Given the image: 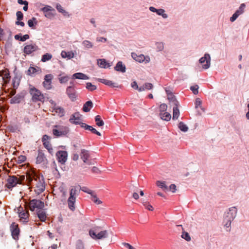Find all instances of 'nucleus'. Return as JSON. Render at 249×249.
<instances>
[{"label": "nucleus", "mask_w": 249, "mask_h": 249, "mask_svg": "<svg viewBox=\"0 0 249 249\" xmlns=\"http://www.w3.org/2000/svg\"><path fill=\"white\" fill-rule=\"evenodd\" d=\"M17 19L18 20H21L22 19L23 17V15L21 11H18L16 13Z\"/></svg>", "instance_id": "54"}, {"label": "nucleus", "mask_w": 249, "mask_h": 249, "mask_svg": "<svg viewBox=\"0 0 249 249\" xmlns=\"http://www.w3.org/2000/svg\"><path fill=\"white\" fill-rule=\"evenodd\" d=\"M167 109V106L165 104H162L160 106V113H163L166 111Z\"/></svg>", "instance_id": "51"}, {"label": "nucleus", "mask_w": 249, "mask_h": 249, "mask_svg": "<svg viewBox=\"0 0 249 249\" xmlns=\"http://www.w3.org/2000/svg\"><path fill=\"white\" fill-rule=\"evenodd\" d=\"M115 70L122 72H124L125 71V66L123 64L122 61H119L116 66L114 67Z\"/></svg>", "instance_id": "25"}, {"label": "nucleus", "mask_w": 249, "mask_h": 249, "mask_svg": "<svg viewBox=\"0 0 249 249\" xmlns=\"http://www.w3.org/2000/svg\"><path fill=\"white\" fill-rule=\"evenodd\" d=\"M52 112H54L60 117L64 116L65 113L64 109L57 106L52 109Z\"/></svg>", "instance_id": "21"}, {"label": "nucleus", "mask_w": 249, "mask_h": 249, "mask_svg": "<svg viewBox=\"0 0 249 249\" xmlns=\"http://www.w3.org/2000/svg\"><path fill=\"white\" fill-rule=\"evenodd\" d=\"M0 75L2 76V79L5 82H7L10 78L9 75V73L7 71H4L2 72L1 74H0Z\"/></svg>", "instance_id": "35"}, {"label": "nucleus", "mask_w": 249, "mask_h": 249, "mask_svg": "<svg viewBox=\"0 0 249 249\" xmlns=\"http://www.w3.org/2000/svg\"><path fill=\"white\" fill-rule=\"evenodd\" d=\"M50 137L47 135H44L42 138V142L43 143L44 142H49L48 140Z\"/></svg>", "instance_id": "60"}, {"label": "nucleus", "mask_w": 249, "mask_h": 249, "mask_svg": "<svg viewBox=\"0 0 249 249\" xmlns=\"http://www.w3.org/2000/svg\"><path fill=\"white\" fill-rule=\"evenodd\" d=\"M69 79V77L67 75H63V74H60L59 75L58 79L61 83H65L67 82Z\"/></svg>", "instance_id": "37"}, {"label": "nucleus", "mask_w": 249, "mask_h": 249, "mask_svg": "<svg viewBox=\"0 0 249 249\" xmlns=\"http://www.w3.org/2000/svg\"><path fill=\"white\" fill-rule=\"evenodd\" d=\"M199 87L198 85H196L193 86H191L190 87V89L193 91V93L195 95L197 94L198 93V89Z\"/></svg>", "instance_id": "50"}, {"label": "nucleus", "mask_w": 249, "mask_h": 249, "mask_svg": "<svg viewBox=\"0 0 249 249\" xmlns=\"http://www.w3.org/2000/svg\"><path fill=\"white\" fill-rule=\"evenodd\" d=\"M36 18H35V17H33V18H32V19L28 20V26L30 28L34 29V21H36L35 22V24H37V22H36Z\"/></svg>", "instance_id": "47"}, {"label": "nucleus", "mask_w": 249, "mask_h": 249, "mask_svg": "<svg viewBox=\"0 0 249 249\" xmlns=\"http://www.w3.org/2000/svg\"><path fill=\"white\" fill-rule=\"evenodd\" d=\"M160 118L163 120L166 121H168L170 120L171 118V114L167 112H164L163 113H160Z\"/></svg>", "instance_id": "32"}, {"label": "nucleus", "mask_w": 249, "mask_h": 249, "mask_svg": "<svg viewBox=\"0 0 249 249\" xmlns=\"http://www.w3.org/2000/svg\"><path fill=\"white\" fill-rule=\"evenodd\" d=\"M43 144L44 146L48 150L49 153H51L53 151V149L52 147L51 144L50 142H44L43 143Z\"/></svg>", "instance_id": "42"}, {"label": "nucleus", "mask_w": 249, "mask_h": 249, "mask_svg": "<svg viewBox=\"0 0 249 249\" xmlns=\"http://www.w3.org/2000/svg\"><path fill=\"white\" fill-rule=\"evenodd\" d=\"M168 99L170 102H172L174 106H178L179 103L176 100L175 96L172 93L168 96Z\"/></svg>", "instance_id": "36"}, {"label": "nucleus", "mask_w": 249, "mask_h": 249, "mask_svg": "<svg viewBox=\"0 0 249 249\" xmlns=\"http://www.w3.org/2000/svg\"><path fill=\"white\" fill-rule=\"evenodd\" d=\"M89 156V155L88 151L85 149L81 150L80 154V157L81 159L83 160V161L85 163H87L88 164H90L91 163L88 161Z\"/></svg>", "instance_id": "19"}, {"label": "nucleus", "mask_w": 249, "mask_h": 249, "mask_svg": "<svg viewBox=\"0 0 249 249\" xmlns=\"http://www.w3.org/2000/svg\"><path fill=\"white\" fill-rule=\"evenodd\" d=\"M106 85L110 86L111 87H119V86L117 85V84L115 83L112 82L111 81L108 80L107 82V83L106 84Z\"/></svg>", "instance_id": "52"}, {"label": "nucleus", "mask_w": 249, "mask_h": 249, "mask_svg": "<svg viewBox=\"0 0 249 249\" xmlns=\"http://www.w3.org/2000/svg\"><path fill=\"white\" fill-rule=\"evenodd\" d=\"M24 96L21 94H17L10 100L11 104H18L23 99Z\"/></svg>", "instance_id": "24"}, {"label": "nucleus", "mask_w": 249, "mask_h": 249, "mask_svg": "<svg viewBox=\"0 0 249 249\" xmlns=\"http://www.w3.org/2000/svg\"><path fill=\"white\" fill-rule=\"evenodd\" d=\"M47 160L44 154L42 151L39 150L38 155L36 158V163H42L43 164L47 163Z\"/></svg>", "instance_id": "18"}, {"label": "nucleus", "mask_w": 249, "mask_h": 249, "mask_svg": "<svg viewBox=\"0 0 249 249\" xmlns=\"http://www.w3.org/2000/svg\"><path fill=\"white\" fill-rule=\"evenodd\" d=\"M96 41L97 42H106L107 41V39L103 37H99L96 38Z\"/></svg>", "instance_id": "63"}, {"label": "nucleus", "mask_w": 249, "mask_h": 249, "mask_svg": "<svg viewBox=\"0 0 249 249\" xmlns=\"http://www.w3.org/2000/svg\"><path fill=\"white\" fill-rule=\"evenodd\" d=\"M72 78L78 79L85 80L89 79V77L87 75L81 72H77L73 74L72 75Z\"/></svg>", "instance_id": "29"}, {"label": "nucleus", "mask_w": 249, "mask_h": 249, "mask_svg": "<svg viewBox=\"0 0 249 249\" xmlns=\"http://www.w3.org/2000/svg\"><path fill=\"white\" fill-rule=\"evenodd\" d=\"M18 216L20 220L23 223H26L28 222L29 213L28 211L22 210L18 213Z\"/></svg>", "instance_id": "16"}, {"label": "nucleus", "mask_w": 249, "mask_h": 249, "mask_svg": "<svg viewBox=\"0 0 249 249\" xmlns=\"http://www.w3.org/2000/svg\"><path fill=\"white\" fill-rule=\"evenodd\" d=\"M41 72V70L39 68L37 67L34 68L33 67H29L28 70V74L33 76L36 74V73H40Z\"/></svg>", "instance_id": "28"}, {"label": "nucleus", "mask_w": 249, "mask_h": 249, "mask_svg": "<svg viewBox=\"0 0 249 249\" xmlns=\"http://www.w3.org/2000/svg\"><path fill=\"white\" fill-rule=\"evenodd\" d=\"M100 229V227H96L93 230H90L89 231V234L90 237L95 240L102 239L107 237L108 232L107 230L102 231L96 233V231Z\"/></svg>", "instance_id": "2"}, {"label": "nucleus", "mask_w": 249, "mask_h": 249, "mask_svg": "<svg viewBox=\"0 0 249 249\" xmlns=\"http://www.w3.org/2000/svg\"><path fill=\"white\" fill-rule=\"evenodd\" d=\"M56 157L58 161L63 164L64 163L67 159L68 154L65 151H59L56 153Z\"/></svg>", "instance_id": "14"}, {"label": "nucleus", "mask_w": 249, "mask_h": 249, "mask_svg": "<svg viewBox=\"0 0 249 249\" xmlns=\"http://www.w3.org/2000/svg\"><path fill=\"white\" fill-rule=\"evenodd\" d=\"M156 46L158 51H161L164 49V44L162 42H157Z\"/></svg>", "instance_id": "49"}, {"label": "nucleus", "mask_w": 249, "mask_h": 249, "mask_svg": "<svg viewBox=\"0 0 249 249\" xmlns=\"http://www.w3.org/2000/svg\"><path fill=\"white\" fill-rule=\"evenodd\" d=\"M245 7H246L245 4L242 3L240 5L239 9L238 10H237L235 13L236 14H237L238 16H240V15H241L242 14H243L244 13Z\"/></svg>", "instance_id": "40"}, {"label": "nucleus", "mask_w": 249, "mask_h": 249, "mask_svg": "<svg viewBox=\"0 0 249 249\" xmlns=\"http://www.w3.org/2000/svg\"><path fill=\"white\" fill-rule=\"evenodd\" d=\"M35 213L37 215L38 218L41 221L44 222L46 221L47 218V214L44 208Z\"/></svg>", "instance_id": "20"}, {"label": "nucleus", "mask_w": 249, "mask_h": 249, "mask_svg": "<svg viewBox=\"0 0 249 249\" xmlns=\"http://www.w3.org/2000/svg\"><path fill=\"white\" fill-rule=\"evenodd\" d=\"M169 190L173 193H175L176 191V186L174 184H171L169 187Z\"/></svg>", "instance_id": "58"}, {"label": "nucleus", "mask_w": 249, "mask_h": 249, "mask_svg": "<svg viewBox=\"0 0 249 249\" xmlns=\"http://www.w3.org/2000/svg\"><path fill=\"white\" fill-rule=\"evenodd\" d=\"M29 38V36L28 35H25L23 36H21V37L20 38V41H24L26 40Z\"/></svg>", "instance_id": "62"}, {"label": "nucleus", "mask_w": 249, "mask_h": 249, "mask_svg": "<svg viewBox=\"0 0 249 249\" xmlns=\"http://www.w3.org/2000/svg\"><path fill=\"white\" fill-rule=\"evenodd\" d=\"M69 121L72 124H78L82 121V115L78 112H75L71 116Z\"/></svg>", "instance_id": "11"}, {"label": "nucleus", "mask_w": 249, "mask_h": 249, "mask_svg": "<svg viewBox=\"0 0 249 249\" xmlns=\"http://www.w3.org/2000/svg\"><path fill=\"white\" fill-rule=\"evenodd\" d=\"M78 195V192L75 187H73L70 189V196L68 199V205L69 209L74 211L75 209V203L76 196Z\"/></svg>", "instance_id": "3"}, {"label": "nucleus", "mask_w": 249, "mask_h": 249, "mask_svg": "<svg viewBox=\"0 0 249 249\" xmlns=\"http://www.w3.org/2000/svg\"><path fill=\"white\" fill-rule=\"evenodd\" d=\"M83 191L89 194H90L92 197V200L95 203L97 204H101L102 203V201H101L100 200H99L96 195L94 194L93 193V192H92V191L91 190H89L88 191H85L84 190H82Z\"/></svg>", "instance_id": "26"}, {"label": "nucleus", "mask_w": 249, "mask_h": 249, "mask_svg": "<svg viewBox=\"0 0 249 249\" xmlns=\"http://www.w3.org/2000/svg\"><path fill=\"white\" fill-rule=\"evenodd\" d=\"M153 87V85L150 83H145L142 86L140 87V89H139V91H142L145 90H150Z\"/></svg>", "instance_id": "30"}, {"label": "nucleus", "mask_w": 249, "mask_h": 249, "mask_svg": "<svg viewBox=\"0 0 249 249\" xmlns=\"http://www.w3.org/2000/svg\"><path fill=\"white\" fill-rule=\"evenodd\" d=\"M49 102L51 104V107L52 108V109H53V108H54L57 105L56 104V103L54 102V101H53V100H50L49 101Z\"/></svg>", "instance_id": "64"}, {"label": "nucleus", "mask_w": 249, "mask_h": 249, "mask_svg": "<svg viewBox=\"0 0 249 249\" xmlns=\"http://www.w3.org/2000/svg\"><path fill=\"white\" fill-rule=\"evenodd\" d=\"M37 50H38V47L36 44H29L24 47V52L29 54Z\"/></svg>", "instance_id": "17"}, {"label": "nucleus", "mask_w": 249, "mask_h": 249, "mask_svg": "<svg viewBox=\"0 0 249 249\" xmlns=\"http://www.w3.org/2000/svg\"><path fill=\"white\" fill-rule=\"evenodd\" d=\"M123 245L126 248H128V249H135L133 246H132L129 243H123Z\"/></svg>", "instance_id": "61"}, {"label": "nucleus", "mask_w": 249, "mask_h": 249, "mask_svg": "<svg viewBox=\"0 0 249 249\" xmlns=\"http://www.w3.org/2000/svg\"><path fill=\"white\" fill-rule=\"evenodd\" d=\"M86 88L91 91L95 90L97 89L96 86L92 85L90 82H88L87 83Z\"/></svg>", "instance_id": "45"}, {"label": "nucleus", "mask_w": 249, "mask_h": 249, "mask_svg": "<svg viewBox=\"0 0 249 249\" xmlns=\"http://www.w3.org/2000/svg\"><path fill=\"white\" fill-rule=\"evenodd\" d=\"M239 16L235 13L233 14L232 17L230 18V20L231 22L235 21Z\"/></svg>", "instance_id": "59"}, {"label": "nucleus", "mask_w": 249, "mask_h": 249, "mask_svg": "<svg viewBox=\"0 0 249 249\" xmlns=\"http://www.w3.org/2000/svg\"><path fill=\"white\" fill-rule=\"evenodd\" d=\"M53 56L51 54L49 53H46L42 55L41 58V61L43 62H45L48 60H50L52 59Z\"/></svg>", "instance_id": "39"}, {"label": "nucleus", "mask_w": 249, "mask_h": 249, "mask_svg": "<svg viewBox=\"0 0 249 249\" xmlns=\"http://www.w3.org/2000/svg\"><path fill=\"white\" fill-rule=\"evenodd\" d=\"M131 87L135 89H137L139 90V89H140V87L137 85V83L136 82L134 81L131 83Z\"/></svg>", "instance_id": "57"}, {"label": "nucleus", "mask_w": 249, "mask_h": 249, "mask_svg": "<svg viewBox=\"0 0 249 249\" xmlns=\"http://www.w3.org/2000/svg\"><path fill=\"white\" fill-rule=\"evenodd\" d=\"M93 107V103L91 101L86 102L83 107V110L84 112H89L90 109Z\"/></svg>", "instance_id": "27"}, {"label": "nucleus", "mask_w": 249, "mask_h": 249, "mask_svg": "<svg viewBox=\"0 0 249 249\" xmlns=\"http://www.w3.org/2000/svg\"><path fill=\"white\" fill-rule=\"evenodd\" d=\"M30 93L32 97V100L34 102L40 101L43 102L44 97L40 90L33 88L30 89Z\"/></svg>", "instance_id": "6"}, {"label": "nucleus", "mask_w": 249, "mask_h": 249, "mask_svg": "<svg viewBox=\"0 0 249 249\" xmlns=\"http://www.w3.org/2000/svg\"><path fill=\"white\" fill-rule=\"evenodd\" d=\"M61 55L63 58L67 57L69 59H71L74 57V54L72 52H67L65 51H63L61 53Z\"/></svg>", "instance_id": "31"}, {"label": "nucleus", "mask_w": 249, "mask_h": 249, "mask_svg": "<svg viewBox=\"0 0 249 249\" xmlns=\"http://www.w3.org/2000/svg\"><path fill=\"white\" fill-rule=\"evenodd\" d=\"M202 104L201 100L199 98H196L195 102V106L197 108L199 107H200Z\"/></svg>", "instance_id": "56"}, {"label": "nucleus", "mask_w": 249, "mask_h": 249, "mask_svg": "<svg viewBox=\"0 0 249 249\" xmlns=\"http://www.w3.org/2000/svg\"><path fill=\"white\" fill-rule=\"evenodd\" d=\"M30 211L36 212L44 208V203L39 199H33L31 200L28 204Z\"/></svg>", "instance_id": "4"}, {"label": "nucleus", "mask_w": 249, "mask_h": 249, "mask_svg": "<svg viewBox=\"0 0 249 249\" xmlns=\"http://www.w3.org/2000/svg\"><path fill=\"white\" fill-rule=\"evenodd\" d=\"M237 214V209L235 207H232L229 209V212L228 213L227 217L231 218V220H233L236 217Z\"/></svg>", "instance_id": "22"}, {"label": "nucleus", "mask_w": 249, "mask_h": 249, "mask_svg": "<svg viewBox=\"0 0 249 249\" xmlns=\"http://www.w3.org/2000/svg\"><path fill=\"white\" fill-rule=\"evenodd\" d=\"M131 56L134 60L140 63L144 62L145 63H148L150 61V58L148 56H145L143 54L138 55L135 53H132Z\"/></svg>", "instance_id": "9"}, {"label": "nucleus", "mask_w": 249, "mask_h": 249, "mask_svg": "<svg viewBox=\"0 0 249 249\" xmlns=\"http://www.w3.org/2000/svg\"><path fill=\"white\" fill-rule=\"evenodd\" d=\"M178 128L180 129V130L183 132H186L188 129V127L187 126V125L182 122L179 123Z\"/></svg>", "instance_id": "44"}, {"label": "nucleus", "mask_w": 249, "mask_h": 249, "mask_svg": "<svg viewBox=\"0 0 249 249\" xmlns=\"http://www.w3.org/2000/svg\"><path fill=\"white\" fill-rule=\"evenodd\" d=\"M98 66L102 68H109L111 65L105 59H100L97 61Z\"/></svg>", "instance_id": "23"}, {"label": "nucleus", "mask_w": 249, "mask_h": 249, "mask_svg": "<svg viewBox=\"0 0 249 249\" xmlns=\"http://www.w3.org/2000/svg\"><path fill=\"white\" fill-rule=\"evenodd\" d=\"M41 10L44 13L45 17L51 19L54 16V14L52 12V11H54V9L51 6L47 5L41 8Z\"/></svg>", "instance_id": "12"}, {"label": "nucleus", "mask_w": 249, "mask_h": 249, "mask_svg": "<svg viewBox=\"0 0 249 249\" xmlns=\"http://www.w3.org/2000/svg\"><path fill=\"white\" fill-rule=\"evenodd\" d=\"M165 11L162 9H157L156 13L160 16H161L163 18H166L168 17L167 14L164 13Z\"/></svg>", "instance_id": "46"}, {"label": "nucleus", "mask_w": 249, "mask_h": 249, "mask_svg": "<svg viewBox=\"0 0 249 249\" xmlns=\"http://www.w3.org/2000/svg\"><path fill=\"white\" fill-rule=\"evenodd\" d=\"M19 180H18V177L15 176H9L7 179V183L5 186L8 189H12L18 184Z\"/></svg>", "instance_id": "8"}, {"label": "nucleus", "mask_w": 249, "mask_h": 249, "mask_svg": "<svg viewBox=\"0 0 249 249\" xmlns=\"http://www.w3.org/2000/svg\"><path fill=\"white\" fill-rule=\"evenodd\" d=\"M66 93L71 101H75L78 97V93L75 88L72 85L67 87Z\"/></svg>", "instance_id": "7"}, {"label": "nucleus", "mask_w": 249, "mask_h": 249, "mask_svg": "<svg viewBox=\"0 0 249 249\" xmlns=\"http://www.w3.org/2000/svg\"><path fill=\"white\" fill-rule=\"evenodd\" d=\"M56 8L58 10V11L62 14L64 16H67L69 17L70 15L69 14L68 12L66 11L62 7V6L59 3H57L56 5Z\"/></svg>", "instance_id": "33"}, {"label": "nucleus", "mask_w": 249, "mask_h": 249, "mask_svg": "<svg viewBox=\"0 0 249 249\" xmlns=\"http://www.w3.org/2000/svg\"><path fill=\"white\" fill-rule=\"evenodd\" d=\"M156 184L158 186L162 188L164 191L168 190V187L166 185L164 181H157L156 182Z\"/></svg>", "instance_id": "38"}, {"label": "nucleus", "mask_w": 249, "mask_h": 249, "mask_svg": "<svg viewBox=\"0 0 249 249\" xmlns=\"http://www.w3.org/2000/svg\"><path fill=\"white\" fill-rule=\"evenodd\" d=\"M205 62H206V63L203 65L202 67L204 69H207L210 67L211 65V57L208 53H205L204 56L199 59V62L201 64H203Z\"/></svg>", "instance_id": "13"}, {"label": "nucleus", "mask_w": 249, "mask_h": 249, "mask_svg": "<svg viewBox=\"0 0 249 249\" xmlns=\"http://www.w3.org/2000/svg\"><path fill=\"white\" fill-rule=\"evenodd\" d=\"M10 230L13 238L15 240H18L20 231L18 225L15 222L12 223L10 226Z\"/></svg>", "instance_id": "10"}, {"label": "nucleus", "mask_w": 249, "mask_h": 249, "mask_svg": "<svg viewBox=\"0 0 249 249\" xmlns=\"http://www.w3.org/2000/svg\"><path fill=\"white\" fill-rule=\"evenodd\" d=\"M26 181L28 185L34 189L35 193L39 195L45 189V184L43 176L37 175L33 172L27 173Z\"/></svg>", "instance_id": "1"}, {"label": "nucleus", "mask_w": 249, "mask_h": 249, "mask_svg": "<svg viewBox=\"0 0 249 249\" xmlns=\"http://www.w3.org/2000/svg\"><path fill=\"white\" fill-rule=\"evenodd\" d=\"M143 204L145 206V208L147 209V210L151 211H152L154 210L153 207L148 203L143 202Z\"/></svg>", "instance_id": "53"}, {"label": "nucleus", "mask_w": 249, "mask_h": 249, "mask_svg": "<svg viewBox=\"0 0 249 249\" xmlns=\"http://www.w3.org/2000/svg\"><path fill=\"white\" fill-rule=\"evenodd\" d=\"M82 44L87 49H89L93 47L92 43L89 40H84L82 42Z\"/></svg>", "instance_id": "43"}, {"label": "nucleus", "mask_w": 249, "mask_h": 249, "mask_svg": "<svg viewBox=\"0 0 249 249\" xmlns=\"http://www.w3.org/2000/svg\"><path fill=\"white\" fill-rule=\"evenodd\" d=\"M179 116V111L178 106H174L173 107V119L177 120Z\"/></svg>", "instance_id": "34"}, {"label": "nucleus", "mask_w": 249, "mask_h": 249, "mask_svg": "<svg viewBox=\"0 0 249 249\" xmlns=\"http://www.w3.org/2000/svg\"><path fill=\"white\" fill-rule=\"evenodd\" d=\"M69 131V129L68 127L58 125H54L52 130L53 135L57 137L66 135Z\"/></svg>", "instance_id": "5"}, {"label": "nucleus", "mask_w": 249, "mask_h": 249, "mask_svg": "<svg viewBox=\"0 0 249 249\" xmlns=\"http://www.w3.org/2000/svg\"><path fill=\"white\" fill-rule=\"evenodd\" d=\"M181 237L187 241H190L191 239L189 233L187 232L183 231Z\"/></svg>", "instance_id": "48"}, {"label": "nucleus", "mask_w": 249, "mask_h": 249, "mask_svg": "<svg viewBox=\"0 0 249 249\" xmlns=\"http://www.w3.org/2000/svg\"><path fill=\"white\" fill-rule=\"evenodd\" d=\"M95 121L96 123V124L98 126H102L104 124V122L102 120H101V117L99 115H97L95 116Z\"/></svg>", "instance_id": "41"}, {"label": "nucleus", "mask_w": 249, "mask_h": 249, "mask_svg": "<svg viewBox=\"0 0 249 249\" xmlns=\"http://www.w3.org/2000/svg\"><path fill=\"white\" fill-rule=\"evenodd\" d=\"M53 76L52 74H47L45 76L44 81L43 82V86L47 89H50L52 88V80Z\"/></svg>", "instance_id": "15"}, {"label": "nucleus", "mask_w": 249, "mask_h": 249, "mask_svg": "<svg viewBox=\"0 0 249 249\" xmlns=\"http://www.w3.org/2000/svg\"><path fill=\"white\" fill-rule=\"evenodd\" d=\"M26 160V157L25 156H20L18 158V163H22Z\"/></svg>", "instance_id": "55"}]
</instances>
